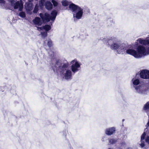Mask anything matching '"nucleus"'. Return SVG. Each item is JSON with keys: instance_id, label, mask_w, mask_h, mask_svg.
I'll list each match as a JSON object with an SVG mask.
<instances>
[{"instance_id": "obj_1", "label": "nucleus", "mask_w": 149, "mask_h": 149, "mask_svg": "<svg viewBox=\"0 0 149 149\" xmlns=\"http://www.w3.org/2000/svg\"><path fill=\"white\" fill-rule=\"evenodd\" d=\"M69 66V63L66 60H58L52 68L54 72L63 74L65 79L69 80L72 79V75H73L71 70L68 69Z\"/></svg>"}, {"instance_id": "obj_2", "label": "nucleus", "mask_w": 149, "mask_h": 149, "mask_svg": "<svg viewBox=\"0 0 149 149\" xmlns=\"http://www.w3.org/2000/svg\"><path fill=\"white\" fill-rule=\"evenodd\" d=\"M106 44L113 50H117L118 53L123 54L125 53L126 48L125 45L114 37L108 38L106 42Z\"/></svg>"}, {"instance_id": "obj_3", "label": "nucleus", "mask_w": 149, "mask_h": 149, "mask_svg": "<svg viewBox=\"0 0 149 149\" xmlns=\"http://www.w3.org/2000/svg\"><path fill=\"white\" fill-rule=\"evenodd\" d=\"M69 8L72 12L76 13L73 15L74 20V21L77 19H80L81 18L83 13V9L72 3L70 4Z\"/></svg>"}, {"instance_id": "obj_4", "label": "nucleus", "mask_w": 149, "mask_h": 149, "mask_svg": "<svg viewBox=\"0 0 149 149\" xmlns=\"http://www.w3.org/2000/svg\"><path fill=\"white\" fill-rule=\"evenodd\" d=\"M138 45L137 42L135 43V46L136 45L137 46L136 51L138 58H141L143 56L149 54V47H145L144 46L145 45Z\"/></svg>"}, {"instance_id": "obj_5", "label": "nucleus", "mask_w": 149, "mask_h": 149, "mask_svg": "<svg viewBox=\"0 0 149 149\" xmlns=\"http://www.w3.org/2000/svg\"><path fill=\"white\" fill-rule=\"evenodd\" d=\"M57 12L54 10L51 12V16L47 13H45L44 14L40 13L39 15L44 22H48L50 20L52 21L54 20L57 15Z\"/></svg>"}, {"instance_id": "obj_6", "label": "nucleus", "mask_w": 149, "mask_h": 149, "mask_svg": "<svg viewBox=\"0 0 149 149\" xmlns=\"http://www.w3.org/2000/svg\"><path fill=\"white\" fill-rule=\"evenodd\" d=\"M71 69L72 73L74 75L76 72L81 70V64L76 60H73L71 62Z\"/></svg>"}, {"instance_id": "obj_7", "label": "nucleus", "mask_w": 149, "mask_h": 149, "mask_svg": "<svg viewBox=\"0 0 149 149\" xmlns=\"http://www.w3.org/2000/svg\"><path fill=\"white\" fill-rule=\"evenodd\" d=\"M140 76L141 78L144 79H149V70H144L141 71Z\"/></svg>"}, {"instance_id": "obj_8", "label": "nucleus", "mask_w": 149, "mask_h": 149, "mask_svg": "<svg viewBox=\"0 0 149 149\" xmlns=\"http://www.w3.org/2000/svg\"><path fill=\"white\" fill-rule=\"evenodd\" d=\"M126 52L127 54H130L133 56L135 58H138L137 56V52L135 50L132 49H129L125 50V52Z\"/></svg>"}, {"instance_id": "obj_9", "label": "nucleus", "mask_w": 149, "mask_h": 149, "mask_svg": "<svg viewBox=\"0 0 149 149\" xmlns=\"http://www.w3.org/2000/svg\"><path fill=\"white\" fill-rule=\"evenodd\" d=\"M116 130L115 127H111L107 128L105 130V133L106 135L111 136L115 133Z\"/></svg>"}, {"instance_id": "obj_10", "label": "nucleus", "mask_w": 149, "mask_h": 149, "mask_svg": "<svg viewBox=\"0 0 149 149\" xmlns=\"http://www.w3.org/2000/svg\"><path fill=\"white\" fill-rule=\"evenodd\" d=\"M140 44H143L145 45H148L149 46V38L145 40L142 38H139L137 40Z\"/></svg>"}, {"instance_id": "obj_11", "label": "nucleus", "mask_w": 149, "mask_h": 149, "mask_svg": "<svg viewBox=\"0 0 149 149\" xmlns=\"http://www.w3.org/2000/svg\"><path fill=\"white\" fill-rule=\"evenodd\" d=\"M132 84H131V88L132 89L134 88L137 87V86L139 85L140 83L139 79L138 78H134L132 80Z\"/></svg>"}, {"instance_id": "obj_12", "label": "nucleus", "mask_w": 149, "mask_h": 149, "mask_svg": "<svg viewBox=\"0 0 149 149\" xmlns=\"http://www.w3.org/2000/svg\"><path fill=\"white\" fill-rule=\"evenodd\" d=\"M14 8L15 9L19 8V11H21L23 8V4L21 2L17 1L14 4Z\"/></svg>"}, {"instance_id": "obj_13", "label": "nucleus", "mask_w": 149, "mask_h": 149, "mask_svg": "<svg viewBox=\"0 0 149 149\" xmlns=\"http://www.w3.org/2000/svg\"><path fill=\"white\" fill-rule=\"evenodd\" d=\"M134 89L136 90V92L139 94H143L145 92L144 88L143 86H137Z\"/></svg>"}, {"instance_id": "obj_14", "label": "nucleus", "mask_w": 149, "mask_h": 149, "mask_svg": "<svg viewBox=\"0 0 149 149\" xmlns=\"http://www.w3.org/2000/svg\"><path fill=\"white\" fill-rule=\"evenodd\" d=\"M33 22L35 24L38 26L42 25V22L39 17H36L33 20Z\"/></svg>"}, {"instance_id": "obj_15", "label": "nucleus", "mask_w": 149, "mask_h": 149, "mask_svg": "<svg viewBox=\"0 0 149 149\" xmlns=\"http://www.w3.org/2000/svg\"><path fill=\"white\" fill-rule=\"evenodd\" d=\"M146 135V133L145 132H144L141 135V143L139 144L140 147L141 148H143L145 146L144 142L143 140H144Z\"/></svg>"}, {"instance_id": "obj_16", "label": "nucleus", "mask_w": 149, "mask_h": 149, "mask_svg": "<svg viewBox=\"0 0 149 149\" xmlns=\"http://www.w3.org/2000/svg\"><path fill=\"white\" fill-rule=\"evenodd\" d=\"M43 29L47 31L50 30L51 29V27L49 25H46L45 26H43V27H38V30H42Z\"/></svg>"}, {"instance_id": "obj_17", "label": "nucleus", "mask_w": 149, "mask_h": 149, "mask_svg": "<svg viewBox=\"0 0 149 149\" xmlns=\"http://www.w3.org/2000/svg\"><path fill=\"white\" fill-rule=\"evenodd\" d=\"M46 8L48 10H50L52 8V3L49 1H46L45 3Z\"/></svg>"}, {"instance_id": "obj_18", "label": "nucleus", "mask_w": 149, "mask_h": 149, "mask_svg": "<svg viewBox=\"0 0 149 149\" xmlns=\"http://www.w3.org/2000/svg\"><path fill=\"white\" fill-rule=\"evenodd\" d=\"M118 141L116 138H109V143L110 145H113L115 144Z\"/></svg>"}, {"instance_id": "obj_19", "label": "nucleus", "mask_w": 149, "mask_h": 149, "mask_svg": "<svg viewBox=\"0 0 149 149\" xmlns=\"http://www.w3.org/2000/svg\"><path fill=\"white\" fill-rule=\"evenodd\" d=\"M143 109L145 112L147 113L148 115V112L149 111V101L147 102L144 105Z\"/></svg>"}, {"instance_id": "obj_20", "label": "nucleus", "mask_w": 149, "mask_h": 149, "mask_svg": "<svg viewBox=\"0 0 149 149\" xmlns=\"http://www.w3.org/2000/svg\"><path fill=\"white\" fill-rule=\"evenodd\" d=\"M68 133V130L66 129H65L61 132V135L63 137L66 138Z\"/></svg>"}, {"instance_id": "obj_21", "label": "nucleus", "mask_w": 149, "mask_h": 149, "mask_svg": "<svg viewBox=\"0 0 149 149\" xmlns=\"http://www.w3.org/2000/svg\"><path fill=\"white\" fill-rule=\"evenodd\" d=\"M62 5L64 6H68V5H70L69 2L65 0L62 1Z\"/></svg>"}, {"instance_id": "obj_22", "label": "nucleus", "mask_w": 149, "mask_h": 149, "mask_svg": "<svg viewBox=\"0 0 149 149\" xmlns=\"http://www.w3.org/2000/svg\"><path fill=\"white\" fill-rule=\"evenodd\" d=\"M19 15L21 17L24 18L26 16V14L24 12L22 11L19 13Z\"/></svg>"}, {"instance_id": "obj_23", "label": "nucleus", "mask_w": 149, "mask_h": 149, "mask_svg": "<svg viewBox=\"0 0 149 149\" xmlns=\"http://www.w3.org/2000/svg\"><path fill=\"white\" fill-rule=\"evenodd\" d=\"M145 141L146 143H147L148 145H149V133L147 134L146 137L145 139ZM146 149H149V148H145Z\"/></svg>"}, {"instance_id": "obj_24", "label": "nucleus", "mask_w": 149, "mask_h": 149, "mask_svg": "<svg viewBox=\"0 0 149 149\" xmlns=\"http://www.w3.org/2000/svg\"><path fill=\"white\" fill-rule=\"evenodd\" d=\"M107 21L108 23H109V25H112L114 23L113 19L111 18L109 19Z\"/></svg>"}, {"instance_id": "obj_25", "label": "nucleus", "mask_w": 149, "mask_h": 149, "mask_svg": "<svg viewBox=\"0 0 149 149\" xmlns=\"http://www.w3.org/2000/svg\"><path fill=\"white\" fill-rule=\"evenodd\" d=\"M6 88V86H0V91L1 92H3L5 91V90Z\"/></svg>"}, {"instance_id": "obj_26", "label": "nucleus", "mask_w": 149, "mask_h": 149, "mask_svg": "<svg viewBox=\"0 0 149 149\" xmlns=\"http://www.w3.org/2000/svg\"><path fill=\"white\" fill-rule=\"evenodd\" d=\"M41 33L42 37L44 38L46 37L47 36V32H41Z\"/></svg>"}, {"instance_id": "obj_27", "label": "nucleus", "mask_w": 149, "mask_h": 149, "mask_svg": "<svg viewBox=\"0 0 149 149\" xmlns=\"http://www.w3.org/2000/svg\"><path fill=\"white\" fill-rule=\"evenodd\" d=\"M47 45L49 47H51L52 45V42L50 40H48L47 43Z\"/></svg>"}, {"instance_id": "obj_28", "label": "nucleus", "mask_w": 149, "mask_h": 149, "mask_svg": "<svg viewBox=\"0 0 149 149\" xmlns=\"http://www.w3.org/2000/svg\"><path fill=\"white\" fill-rule=\"evenodd\" d=\"M107 139V137L106 136H104L102 137L101 140L102 142H104L106 141Z\"/></svg>"}, {"instance_id": "obj_29", "label": "nucleus", "mask_w": 149, "mask_h": 149, "mask_svg": "<svg viewBox=\"0 0 149 149\" xmlns=\"http://www.w3.org/2000/svg\"><path fill=\"white\" fill-rule=\"evenodd\" d=\"M52 3L54 6H56L58 5L57 2L55 1L54 0H52Z\"/></svg>"}, {"instance_id": "obj_30", "label": "nucleus", "mask_w": 149, "mask_h": 149, "mask_svg": "<svg viewBox=\"0 0 149 149\" xmlns=\"http://www.w3.org/2000/svg\"><path fill=\"white\" fill-rule=\"evenodd\" d=\"M49 54L51 58L54 56V53L51 50L49 51Z\"/></svg>"}, {"instance_id": "obj_31", "label": "nucleus", "mask_w": 149, "mask_h": 149, "mask_svg": "<svg viewBox=\"0 0 149 149\" xmlns=\"http://www.w3.org/2000/svg\"><path fill=\"white\" fill-rule=\"evenodd\" d=\"M38 10V7L35 6L33 10V12L34 13H36Z\"/></svg>"}, {"instance_id": "obj_32", "label": "nucleus", "mask_w": 149, "mask_h": 149, "mask_svg": "<svg viewBox=\"0 0 149 149\" xmlns=\"http://www.w3.org/2000/svg\"><path fill=\"white\" fill-rule=\"evenodd\" d=\"M45 2V0H41L40 3V5L41 4L42 6H43Z\"/></svg>"}, {"instance_id": "obj_33", "label": "nucleus", "mask_w": 149, "mask_h": 149, "mask_svg": "<svg viewBox=\"0 0 149 149\" xmlns=\"http://www.w3.org/2000/svg\"><path fill=\"white\" fill-rule=\"evenodd\" d=\"M7 111H6V110H3V114L4 115L6 114L7 113Z\"/></svg>"}, {"instance_id": "obj_34", "label": "nucleus", "mask_w": 149, "mask_h": 149, "mask_svg": "<svg viewBox=\"0 0 149 149\" xmlns=\"http://www.w3.org/2000/svg\"><path fill=\"white\" fill-rule=\"evenodd\" d=\"M5 1L4 0H0V3H4Z\"/></svg>"}, {"instance_id": "obj_35", "label": "nucleus", "mask_w": 149, "mask_h": 149, "mask_svg": "<svg viewBox=\"0 0 149 149\" xmlns=\"http://www.w3.org/2000/svg\"><path fill=\"white\" fill-rule=\"evenodd\" d=\"M30 2H32L33 1V0H28Z\"/></svg>"}, {"instance_id": "obj_36", "label": "nucleus", "mask_w": 149, "mask_h": 149, "mask_svg": "<svg viewBox=\"0 0 149 149\" xmlns=\"http://www.w3.org/2000/svg\"><path fill=\"white\" fill-rule=\"evenodd\" d=\"M127 149H133L131 148H127Z\"/></svg>"}, {"instance_id": "obj_37", "label": "nucleus", "mask_w": 149, "mask_h": 149, "mask_svg": "<svg viewBox=\"0 0 149 149\" xmlns=\"http://www.w3.org/2000/svg\"><path fill=\"white\" fill-rule=\"evenodd\" d=\"M124 120V119H123V121Z\"/></svg>"}]
</instances>
